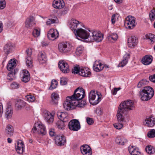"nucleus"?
Segmentation results:
<instances>
[{"label":"nucleus","mask_w":155,"mask_h":155,"mask_svg":"<svg viewBox=\"0 0 155 155\" xmlns=\"http://www.w3.org/2000/svg\"><path fill=\"white\" fill-rule=\"evenodd\" d=\"M85 95L84 90L80 87L77 88L72 95L66 97V101L63 104L64 109L70 110L75 108V106L77 104V102L83 99Z\"/></svg>","instance_id":"obj_1"},{"label":"nucleus","mask_w":155,"mask_h":155,"mask_svg":"<svg viewBox=\"0 0 155 155\" xmlns=\"http://www.w3.org/2000/svg\"><path fill=\"white\" fill-rule=\"evenodd\" d=\"M134 107V104L131 100H126L122 102L118 107L117 118L119 122H123L124 117L123 114H126L129 111L132 110Z\"/></svg>","instance_id":"obj_2"},{"label":"nucleus","mask_w":155,"mask_h":155,"mask_svg":"<svg viewBox=\"0 0 155 155\" xmlns=\"http://www.w3.org/2000/svg\"><path fill=\"white\" fill-rule=\"evenodd\" d=\"M140 97L141 100L147 101L150 100L153 96L154 91L152 87L150 86L143 87L139 93Z\"/></svg>","instance_id":"obj_3"},{"label":"nucleus","mask_w":155,"mask_h":155,"mask_svg":"<svg viewBox=\"0 0 155 155\" xmlns=\"http://www.w3.org/2000/svg\"><path fill=\"white\" fill-rule=\"evenodd\" d=\"M91 31L84 29L81 28H78L74 32L77 38L80 40V38L85 40L88 39L89 41V37L90 36Z\"/></svg>","instance_id":"obj_4"},{"label":"nucleus","mask_w":155,"mask_h":155,"mask_svg":"<svg viewBox=\"0 0 155 155\" xmlns=\"http://www.w3.org/2000/svg\"><path fill=\"white\" fill-rule=\"evenodd\" d=\"M89 100L90 103L93 105L98 104L101 100V97L97 92L92 90L90 93L89 95Z\"/></svg>","instance_id":"obj_5"},{"label":"nucleus","mask_w":155,"mask_h":155,"mask_svg":"<svg viewBox=\"0 0 155 155\" xmlns=\"http://www.w3.org/2000/svg\"><path fill=\"white\" fill-rule=\"evenodd\" d=\"M89 38V41H95L97 42H99L102 40L103 36V35L99 32L91 31Z\"/></svg>","instance_id":"obj_6"},{"label":"nucleus","mask_w":155,"mask_h":155,"mask_svg":"<svg viewBox=\"0 0 155 155\" xmlns=\"http://www.w3.org/2000/svg\"><path fill=\"white\" fill-rule=\"evenodd\" d=\"M124 25L127 28L132 29L135 26V18L132 16H129L126 17Z\"/></svg>","instance_id":"obj_7"},{"label":"nucleus","mask_w":155,"mask_h":155,"mask_svg":"<svg viewBox=\"0 0 155 155\" xmlns=\"http://www.w3.org/2000/svg\"><path fill=\"white\" fill-rule=\"evenodd\" d=\"M68 126L70 130L74 131H77L81 128L79 121L76 119L71 120L68 123Z\"/></svg>","instance_id":"obj_8"},{"label":"nucleus","mask_w":155,"mask_h":155,"mask_svg":"<svg viewBox=\"0 0 155 155\" xmlns=\"http://www.w3.org/2000/svg\"><path fill=\"white\" fill-rule=\"evenodd\" d=\"M58 48L60 52L65 53L70 50L71 46L68 43L62 42L58 45Z\"/></svg>","instance_id":"obj_9"},{"label":"nucleus","mask_w":155,"mask_h":155,"mask_svg":"<svg viewBox=\"0 0 155 155\" xmlns=\"http://www.w3.org/2000/svg\"><path fill=\"white\" fill-rule=\"evenodd\" d=\"M32 52V50L31 49L28 48L26 51V55L25 58V61L27 66L30 67L32 66V59L31 57Z\"/></svg>","instance_id":"obj_10"},{"label":"nucleus","mask_w":155,"mask_h":155,"mask_svg":"<svg viewBox=\"0 0 155 155\" xmlns=\"http://www.w3.org/2000/svg\"><path fill=\"white\" fill-rule=\"evenodd\" d=\"M58 66L60 70L63 73H68L69 71L68 64L63 61H60L58 63Z\"/></svg>","instance_id":"obj_11"},{"label":"nucleus","mask_w":155,"mask_h":155,"mask_svg":"<svg viewBox=\"0 0 155 155\" xmlns=\"http://www.w3.org/2000/svg\"><path fill=\"white\" fill-rule=\"evenodd\" d=\"M59 36V33L56 29H51L47 34V36L49 39L54 40L57 38Z\"/></svg>","instance_id":"obj_12"},{"label":"nucleus","mask_w":155,"mask_h":155,"mask_svg":"<svg viewBox=\"0 0 155 155\" xmlns=\"http://www.w3.org/2000/svg\"><path fill=\"white\" fill-rule=\"evenodd\" d=\"M43 115L46 121L48 123H52L54 120V116L52 114L46 110H43Z\"/></svg>","instance_id":"obj_13"},{"label":"nucleus","mask_w":155,"mask_h":155,"mask_svg":"<svg viewBox=\"0 0 155 155\" xmlns=\"http://www.w3.org/2000/svg\"><path fill=\"white\" fill-rule=\"evenodd\" d=\"M143 123L147 127H152L155 124V118L152 116L147 117L145 119Z\"/></svg>","instance_id":"obj_14"},{"label":"nucleus","mask_w":155,"mask_h":155,"mask_svg":"<svg viewBox=\"0 0 155 155\" xmlns=\"http://www.w3.org/2000/svg\"><path fill=\"white\" fill-rule=\"evenodd\" d=\"M57 116L61 121L67 122L70 120L68 114L65 112L58 111L57 113Z\"/></svg>","instance_id":"obj_15"},{"label":"nucleus","mask_w":155,"mask_h":155,"mask_svg":"<svg viewBox=\"0 0 155 155\" xmlns=\"http://www.w3.org/2000/svg\"><path fill=\"white\" fill-rule=\"evenodd\" d=\"M22 81L25 83L28 82L30 79L29 72L26 70H23L20 74Z\"/></svg>","instance_id":"obj_16"},{"label":"nucleus","mask_w":155,"mask_h":155,"mask_svg":"<svg viewBox=\"0 0 155 155\" xmlns=\"http://www.w3.org/2000/svg\"><path fill=\"white\" fill-rule=\"evenodd\" d=\"M35 18L33 16L28 17L25 21V26L27 28H30L35 24Z\"/></svg>","instance_id":"obj_17"},{"label":"nucleus","mask_w":155,"mask_h":155,"mask_svg":"<svg viewBox=\"0 0 155 155\" xmlns=\"http://www.w3.org/2000/svg\"><path fill=\"white\" fill-rule=\"evenodd\" d=\"M81 150L84 155H91L92 151L90 147L87 145H84L81 147Z\"/></svg>","instance_id":"obj_18"},{"label":"nucleus","mask_w":155,"mask_h":155,"mask_svg":"<svg viewBox=\"0 0 155 155\" xmlns=\"http://www.w3.org/2000/svg\"><path fill=\"white\" fill-rule=\"evenodd\" d=\"M55 140L56 144L60 146L63 145L66 143V140L63 135L56 136Z\"/></svg>","instance_id":"obj_19"},{"label":"nucleus","mask_w":155,"mask_h":155,"mask_svg":"<svg viewBox=\"0 0 155 155\" xmlns=\"http://www.w3.org/2000/svg\"><path fill=\"white\" fill-rule=\"evenodd\" d=\"M137 43V38L134 36L130 37L128 39V45L130 48L134 47L136 45Z\"/></svg>","instance_id":"obj_20"},{"label":"nucleus","mask_w":155,"mask_h":155,"mask_svg":"<svg viewBox=\"0 0 155 155\" xmlns=\"http://www.w3.org/2000/svg\"><path fill=\"white\" fill-rule=\"evenodd\" d=\"M17 146L15 147L16 151L19 154L22 153L24 151V145L23 142L19 140L17 143Z\"/></svg>","instance_id":"obj_21"},{"label":"nucleus","mask_w":155,"mask_h":155,"mask_svg":"<svg viewBox=\"0 0 155 155\" xmlns=\"http://www.w3.org/2000/svg\"><path fill=\"white\" fill-rule=\"evenodd\" d=\"M91 74L90 69L87 68L81 67L79 75L84 77H90Z\"/></svg>","instance_id":"obj_22"},{"label":"nucleus","mask_w":155,"mask_h":155,"mask_svg":"<svg viewBox=\"0 0 155 155\" xmlns=\"http://www.w3.org/2000/svg\"><path fill=\"white\" fill-rule=\"evenodd\" d=\"M52 5L54 8L61 9L64 7V4L63 0H54L53 2Z\"/></svg>","instance_id":"obj_23"},{"label":"nucleus","mask_w":155,"mask_h":155,"mask_svg":"<svg viewBox=\"0 0 155 155\" xmlns=\"http://www.w3.org/2000/svg\"><path fill=\"white\" fill-rule=\"evenodd\" d=\"M81 23L78 20L74 19H72L70 23V28L72 30H74V32L76 31L77 29V28L79 25H81Z\"/></svg>","instance_id":"obj_24"},{"label":"nucleus","mask_w":155,"mask_h":155,"mask_svg":"<svg viewBox=\"0 0 155 155\" xmlns=\"http://www.w3.org/2000/svg\"><path fill=\"white\" fill-rule=\"evenodd\" d=\"M14 132L13 126L10 124L7 125L5 129V135L8 137H11L13 135Z\"/></svg>","instance_id":"obj_25"},{"label":"nucleus","mask_w":155,"mask_h":155,"mask_svg":"<svg viewBox=\"0 0 155 155\" xmlns=\"http://www.w3.org/2000/svg\"><path fill=\"white\" fill-rule=\"evenodd\" d=\"M13 114V110L11 106H7L5 111V117L8 120L11 118Z\"/></svg>","instance_id":"obj_26"},{"label":"nucleus","mask_w":155,"mask_h":155,"mask_svg":"<svg viewBox=\"0 0 155 155\" xmlns=\"http://www.w3.org/2000/svg\"><path fill=\"white\" fill-rule=\"evenodd\" d=\"M152 56L150 55H147L143 57L142 60V63L145 65H148L152 61Z\"/></svg>","instance_id":"obj_27"},{"label":"nucleus","mask_w":155,"mask_h":155,"mask_svg":"<svg viewBox=\"0 0 155 155\" xmlns=\"http://www.w3.org/2000/svg\"><path fill=\"white\" fill-rule=\"evenodd\" d=\"M26 104V103L23 100L18 99L16 101L15 106L18 110H21L22 108L24 107Z\"/></svg>","instance_id":"obj_28"},{"label":"nucleus","mask_w":155,"mask_h":155,"mask_svg":"<svg viewBox=\"0 0 155 155\" xmlns=\"http://www.w3.org/2000/svg\"><path fill=\"white\" fill-rule=\"evenodd\" d=\"M51 103L53 104H58L59 99V95L56 93H53L51 95Z\"/></svg>","instance_id":"obj_29"},{"label":"nucleus","mask_w":155,"mask_h":155,"mask_svg":"<svg viewBox=\"0 0 155 155\" xmlns=\"http://www.w3.org/2000/svg\"><path fill=\"white\" fill-rule=\"evenodd\" d=\"M130 58V55L128 54H125L123 57V59L120 63L118 66L123 67L125 66L127 63L128 60Z\"/></svg>","instance_id":"obj_30"},{"label":"nucleus","mask_w":155,"mask_h":155,"mask_svg":"<svg viewBox=\"0 0 155 155\" xmlns=\"http://www.w3.org/2000/svg\"><path fill=\"white\" fill-rule=\"evenodd\" d=\"M128 150L131 155H141L140 153L138 151V149L134 146L129 147Z\"/></svg>","instance_id":"obj_31"},{"label":"nucleus","mask_w":155,"mask_h":155,"mask_svg":"<svg viewBox=\"0 0 155 155\" xmlns=\"http://www.w3.org/2000/svg\"><path fill=\"white\" fill-rule=\"evenodd\" d=\"M38 60L41 64L45 63L46 61V58L45 54L41 52H39L38 54Z\"/></svg>","instance_id":"obj_32"},{"label":"nucleus","mask_w":155,"mask_h":155,"mask_svg":"<svg viewBox=\"0 0 155 155\" xmlns=\"http://www.w3.org/2000/svg\"><path fill=\"white\" fill-rule=\"evenodd\" d=\"M38 131L40 134L42 135H45L46 133V129L44 126L41 124H39L37 127Z\"/></svg>","instance_id":"obj_33"},{"label":"nucleus","mask_w":155,"mask_h":155,"mask_svg":"<svg viewBox=\"0 0 155 155\" xmlns=\"http://www.w3.org/2000/svg\"><path fill=\"white\" fill-rule=\"evenodd\" d=\"M16 66V62L15 61L11 59L9 61L8 63L7 66V69L9 70L10 71L13 68Z\"/></svg>","instance_id":"obj_34"},{"label":"nucleus","mask_w":155,"mask_h":155,"mask_svg":"<svg viewBox=\"0 0 155 155\" xmlns=\"http://www.w3.org/2000/svg\"><path fill=\"white\" fill-rule=\"evenodd\" d=\"M13 47L11 44L8 43L6 44L4 48V51L5 53L8 55L12 49Z\"/></svg>","instance_id":"obj_35"},{"label":"nucleus","mask_w":155,"mask_h":155,"mask_svg":"<svg viewBox=\"0 0 155 155\" xmlns=\"http://www.w3.org/2000/svg\"><path fill=\"white\" fill-rule=\"evenodd\" d=\"M115 142L118 144L124 145V143L127 142V140L124 138H121L120 137H118L116 138Z\"/></svg>","instance_id":"obj_36"},{"label":"nucleus","mask_w":155,"mask_h":155,"mask_svg":"<svg viewBox=\"0 0 155 155\" xmlns=\"http://www.w3.org/2000/svg\"><path fill=\"white\" fill-rule=\"evenodd\" d=\"M147 39H150L151 41V44H153L155 42V35L151 33H149L147 34L146 36Z\"/></svg>","instance_id":"obj_37"},{"label":"nucleus","mask_w":155,"mask_h":155,"mask_svg":"<svg viewBox=\"0 0 155 155\" xmlns=\"http://www.w3.org/2000/svg\"><path fill=\"white\" fill-rule=\"evenodd\" d=\"M146 152L149 154H153L155 153V149L151 145L147 146L146 148Z\"/></svg>","instance_id":"obj_38"},{"label":"nucleus","mask_w":155,"mask_h":155,"mask_svg":"<svg viewBox=\"0 0 155 155\" xmlns=\"http://www.w3.org/2000/svg\"><path fill=\"white\" fill-rule=\"evenodd\" d=\"M150 19L152 21H153L155 19V8H153L150 12L149 14Z\"/></svg>","instance_id":"obj_39"},{"label":"nucleus","mask_w":155,"mask_h":155,"mask_svg":"<svg viewBox=\"0 0 155 155\" xmlns=\"http://www.w3.org/2000/svg\"><path fill=\"white\" fill-rule=\"evenodd\" d=\"M58 22V20L56 17H54V19H49L46 22L47 25H49L51 24L56 23Z\"/></svg>","instance_id":"obj_40"},{"label":"nucleus","mask_w":155,"mask_h":155,"mask_svg":"<svg viewBox=\"0 0 155 155\" xmlns=\"http://www.w3.org/2000/svg\"><path fill=\"white\" fill-rule=\"evenodd\" d=\"M65 123L66 122L61 120L58 121L56 123L57 127L59 129L62 130L64 129L65 127Z\"/></svg>","instance_id":"obj_41"},{"label":"nucleus","mask_w":155,"mask_h":155,"mask_svg":"<svg viewBox=\"0 0 155 155\" xmlns=\"http://www.w3.org/2000/svg\"><path fill=\"white\" fill-rule=\"evenodd\" d=\"M100 64V62L99 61H96L94 62L93 66V68L95 71L97 72L99 71Z\"/></svg>","instance_id":"obj_42"},{"label":"nucleus","mask_w":155,"mask_h":155,"mask_svg":"<svg viewBox=\"0 0 155 155\" xmlns=\"http://www.w3.org/2000/svg\"><path fill=\"white\" fill-rule=\"evenodd\" d=\"M40 34V30L37 28H35L33 30L32 34L35 37H38Z\"/></svg>","instance_id":"obj_43"},{"label":"nucleus","mask_w":155,"mask_h":155,"mask_svg":"<svg viewBox=\"0 0 155 155\" xmlns=\"http://www.w3.org/2000/svg\"><path fill=\"white\" fill-rule=\"evenodd\" d=\"M77 103V104H76V106H75V108L76 106H78V107H82L86 104V101L85 100H80L78 101Z\"/></svg>","instance_id":"obj_44"},{"label":"nucleus","mask_w":155,"mask_h":155,"mask_svg":"<svg viewBox=\"0 0 155 155\" xmlns=\"http://www.w3.org/2000/svg\"><path fill=\"white\" fill-rule=\"evenodd\" d=\"M58 85V82L55 80H53L51 81V84L49 87V89L52 90L55 88Z\"/></svg>","instance_id":"obj_45"},{"label":"nucleus","mask_w":155,"mask_h":155,"mask_svg":"<svg viewBox=\"0 0 155 155\" xmlns=\"http://www.w3.org/2000/svg\"><path fill=\"white\" fill-rule=\"evenodd\" d=\"M81 68L79 65L75 66L72 70V73L73 74H79L81 71Z\"/></svg>","instance_id":"obj_46"},{"label":"nucleus","mask_w":155,"mask_h":155,"mask_svg":"<svg viewBox=\"0 0 155 155\" xmlns=\"http://www.w3.org/2000/svg\"><path fill=\"white\" fill-rule=\"evenodd\" d=\"M15 73L12 71H10L8 74L7 76V79L9 81L13 80L15 78Z\"/></svg>","instance_id":"obj_47"},{"label":"nucleus","mask_w":155,"mask_h":155,"mask_svg":"<svg viewBox=\"0 0 155 155\" xmlns=\"http://www.w3.org/2000/svg\"><path fill=\"white\" fill-rule=\"evenodd\" d=\"M148 137L152 138L155 137V130L153 129L150 130L147 134Z\"/></svg>","instance_id":"obj_48"},{"label":"nucleus","mask_w":155,"mask_h":155,"mask_svg":"<svg viewBox=\"0 0 155 155\" xmlns=\"http://www.w3.org/2000/svg\"><path fill=\"white\" fill-rule=\"evenodd\" d=\"M83 49L84 48L82 46L78 47L76 51V54L78 55H80L82 53Z\"/></svg>","instance_id":"obj_49"},{"label":"nucleus","mask_w":155,"mask_h":155,"mask_svg":"<svg viewBox=\"0 0 155 155\" xmlns=\"http://www.w3.org/2000/svg\"><path fill=\"white\" fill-rule=\"evenodd\" d=\"M26 97L27 99V101L29 102H33L35 101V97L32 95H27L26 96Z\"/></svg>","instance_id":"obj_50"},{"label":"nucleus","mask_w":155,"mask_h":155,"mask_svg":"<svg viewBox=\"0 0 155 155\" xmlns=\"http://www.w3.org/2000/svg\"><path fill=\"white\" fill-rule=\"evenodd\" d=\"M109 38L110 39H112L114 41H115L117 40L118 36L117 34L116 33H113L109 36Z\"/></svg>","instance_id":"obj_51"},{"label":"nucleus","mask_w":155,"mask_h":155,"mask_svg":"<svg viewBox=\"0 0 155 155\" xmlns=\"http://www.w3.org/2000/svg\"><path fill=\"white\" fill-rule=\"evenodd\" d=\"M6 6V2L5 0H0V9H4Z\"/></svg>","instance_id":"obj_52"},{"label":"nucleus","mask_w":155,"mask_h":155,"mask_svg":"<svg viewBox=\"0 0 155 155\" xmlns=\"http://www.w3.org/2000/svg\"><path fill=\"white\" fill-rule=\"evenodd\" d=\"M60 83L61 85H65L67 83V79L65 78H61L60 79Z\"/></svg>","instance_id":"obj_53"},{"label":"nucleus","mask_w":155,"mask_h":155,"mask_svg":"<svg viewBox=\"0 0 155 155\" xmlns=\"http://www.w3.org/2000/svg\"><path fill=\"white\" fill-rule=\"evenodd\" d=\"M114 126L115 128L119 130L122 128L123 127V124L120 123L114 124Z\"/></svg>","instance_id":"obj_54"},{"label":"nucleus","mask_w":155,"mask_h":155,"mask_svg":"<svg viewBox=\"0 0 155 155\" xmlns=\"http://www.w3.org/2000/svg\"><path fill=\"white\" fill-rule=\"evenodd\" d=\"M19 84L16 82H14L11 84V87L13 89H16L19 87Z\"/></svg>","instance_id":"obj_55"},{"label":"nucleus","mask_w":155,"mask_h":155,"mask_svg":"<svg viewBox=\"0 0 155 155\" xmlns=\"http://www.w3.org/2000/svg\"><path fill=\"white\" fill-rule=\"evenodd\" d=\"M145 81L144 80H141L137 84V87L138 88H140L143 87L145 84Z\"/></svg>","instance_id":"obj_56"},{"label":"nucleus","mask_w":155,"mask_h":155,"mask_svg":"<svg viewBox=\"0 0 155 155\" xmlns=\"http://www.w3.org/2000/svg\"><path fill=\"white\" fill-rule=\"evenodd\" d=\"M86 121L87 123L89 125H91L94 123V120L92 118L90 117H87Z\"/></svg>","instance_id":"obj_57"},{"label":"nucleus","mask_w":155,"mask_h":155,"mask_svg":"<svg viewBox=\"0 0 155 155\" xmlns=\"http://www.w3.org/2000/svg\"><path fill=\"white\" fill-rule=\"evenodd\" d=\"M121 88L119 87L118 88H114L113 91H111L112 94L114 95H115L116 94L117 92L120 90Z\"/></svg>","instance_id":"obj_58"},{"label":"nucleus","mask_w":155,"mask_h":155,"mask_svg":"<svg viewBox=\"0 0 155 155\" xmlns=\"http://www.w3.org/2000/svg\"><path fill=\"white\" fill-rule=\"evenodd\" d=\"M149 79L151 81L155 83V74L150 76Z\"/></svg>","instance_id":"obj_59"},{"label":"nucleus","mask_w":155,"mask_h":155,"mask_svg":"<svg viewBox=\"0 0 155 155\" xmlns=\"http://www.w3.org/2000/svg\"><path fill=\"white\" fill-rule=\"evenodd\" d=\"M3 109L2 104L0 103V117L1 116L3 112Z\"/></svg>","instance_id":"obj_60"},{"label":"nucleus","mask_w":155,"mask_h":155,"mask_svg":"<svg viewBox=\"0 0 155 155\" xmlns=\"http://www.w3.org/2000/svg\"><path fill=\"white\" fill-rule=\"evenodd\" d=\"M115 14L113 15L111 17V22L112 23L114 24L115 22Z\"/></svg>","instance_id":"obj_61"},{"label":"nucleus","mask_w":155,"mask_h":155,"mask_svg":"<svg viewBox=\"0 0 155 155\" xmlns=\"http://www.w3.org/2000/svg\"><path fill=\"white\" fill-rule=\"evenodd\" d=\"M49 134L52 137L55 135V133L54 132L53 130H51L49 131Z\"/></svg>","instance_id":"obj_62"},{"label":"nucleus","mask_w":155,"mask_h":155,"mask_svg":"<svg viewBox=\"0 0 155 155\" xmlns=\"http://www.w3.org/2000/svg\"><path fill=\"white\" fill-rule=\"evenodd\" d=\"M99 66L100 68H99V71H101L103 69V68L104 67V66L103 64H102L100 62V64H99Z\"/></svg>","instance_id":"obj_63"},{"label":"nucleus","mask_w":155,"mask_h":155,"mask_svg":"<svg viewBox=\"0 0 155 155\" xmlns=\"http://www.w3.org/2000/svg\"><path fill=\"white\" fill-rule=\"evenodd\" d=\"M3 24L2 22L0 21V33L3 30Z\"/></svg>","instance_id":"obj_64"}]
</instances>
